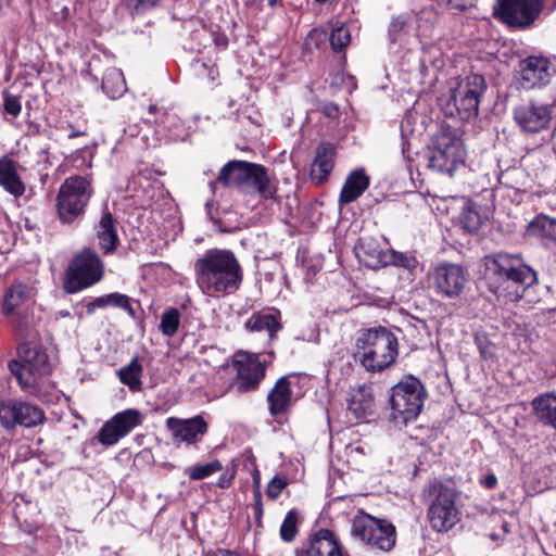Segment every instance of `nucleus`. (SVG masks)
I'll list each match as a JSON object with an SVG mask.
<instances>
[{
  "label": "nucleus",
  "mask_w": 556,
  "mask_h": 556,
  "mask_svg": "<svg viewBox=\"0 0 556 556\" xmlns=\"http://www.w3.org/2000/svg\"><path fill=\"white\" fill-rule=\"evenodd\" d=\"M194 273L199 288L212 298L235 293L243 278L236 255L224 249L207 250L195 261Z\"/></svg>",
  "instance_id": "1"
},
{
  "label": "nucleus",
  "mask_w": 556,
  "mask_h": 556,
  "mask_svg": "<svg viewBox=\"0 0 556 556\" xmlns=\"http://www.w3.org/2000/svg\"><path fill=\"white\" fill-rule=\"evenodd\" d=\"M488 288L496 295L516 301L536 281L535 271L517 254L498 252L482 258Z\"/></svg>",
  "instance_id": "2"
},
{
  "label": "nucleus",
  "mask_w": 556,
  "mask_h": 556,
  "mask_svg": "<svg viewBox=\"0 0 556 556\" xmlns=\"http://www.w3.org/2000/svg\"><path fill=\"white\" fill-rule=\"evenodd\" d=\"M460 492L452 481L433 479L424 489V496L429 503L428 519L438 532L451 530L459 521L456 501Z\"/></svg>",
  "instance_id": "3"
},
{
  "label": "nucleus",
  "mask_w": 556,
  "mask_h": 556,
  "mask_svg": "<svg viewBox=\"0 0 556 556\" xmlns=\"http://www.w3.org/2000/svg\"><path fill=\"white\" fill-rule=\"evenodd\" d=\"M426 391L421 382L408 376L392 388L390 418L396 426L414 420L424 407Z\"/></svg>",
  "instance_id": "4"
},
{
  "label": "nucleus",
  "mask_w": 556,
  "mask_h": 556,
  "mask_svg": "<svg viewBox=\"0 0 556 556\" xmlns=\"http://www.w3.org/2000/svg\"><path fill=\"white\" fill-rule=\"evenodd\" d=\"M92 195L90 182L81 176L67 177L56 197V212L62 223L71 224L79 219Z\"/></svg>",
  "instance_id": "5"
},
{
  "label": "nucleus",
  "mask_w": 556,
  "mask_h": 556,
  "mask_svg": "<svg viewBox=\"0 0 556 556\" xmlns=\"http://www.w3.org/2000/svg\"><path fill=\"white\" fill-rule=\"evenodd\" d=\"M466 152L459 138L447 130H441L431 140L428 152V167L452 176L465 162Z\"/></svg>",
  "instance_id": "6"
},
{
  "label": "nucleus",
  "mask_w": 556,
  "mask_h": 556,
  "mask_svg": "<svg viewBox=\"0 0 556 556\" xmlns=\"http://www.w3.org/2000/svg\"><path fill=\"white\" fill-rule=\"evenodd\" d=\"M55 357L47 350H22L18 359L9 363L11 372L16 377L21 388L27 393L36 392L37 376L52 372Z\"/></svg>",
  "instance_id": "7"
},
{
  "label": "nucleus",
  "mask_w": 556,
  "mask_h": 556,
  "mask_svg": "<svg viewBox=\"0 0 556 556\" xmlns=\"http://www.w3.org/2000/svg\"><path fill=\"white\" fill-rule=\"evenodd\" d=\"M103 263L94 251L85 249L71 261L64 276L63 289L73 294L102 279Z\"/></svg>",
  "instance_id": "8"
},
{
  "label": "nucleus",
  "mask_w": 556,
  "mask_h": 556,
  "mask_svg": "<svg viewBox=\"0 0 556 556\" xmlns=\"http://www.w3.org/2000/svg\"><path fill=\"white\" fill-rule=\"evenodd\" d=\"M351 533L372 548L390 551L395 545V527L386 519L368 514L356 515L352 520Z\"/></svg>",
  "instance_id": "9"
},
{
  "label": "nucleus",
  "mask_w": 556,
  "mask_h": 556,
  "mask_svg": "<svg viewBox=\"0 0 556 556\" xmlns=\"http://www.w3.org/2000/svg\"><path fill=\"white\" fill-rule=\"evenodd\" d=\"M45 420L43 409L35 403L21 399L0 400V425L7 431L17 427L34 428Z\"/></svg>",
  "instance_id": "10"
},
{
  "label": "nucleus",
  "mask_w": 556,
  "mask_h": 556,
  "mask_svg": "<svg viewBox=\"0 0 556 556\" xmlns=\"http://www.w3.org/2000/svg\"><path fill=\"white\" fill-rule=\"evenodd\" d=\"M545 0H495L493 16L510 27L526 28L541 14Z\"/></svg>",
  "instance_id": "11"
},
{
  "label": "nucleus",
  "mask_w": 556,
  "mask_h": 556,
  "mask_svg": "<svg viewBox=\"0 0 556 556\" xmlns=\"http://www.w3.org/2000/svg\"><path fill=\"white\" fill-rule=\"evenodd\" d=\"M429 280L437 294L456 299L465 289L468 273L459 264L441 262L429 271Z\"/></svg>",
  "instance_id": "12"
},
{
  "label": "nucleus",
  "mask_w": 556,
  "mask_h": 556,
  "mask_svg": "<svg viewBox=\"0 0 556 556\" xmlns=\"http://www.w3.org/2000/svg\"><path fill=\"white\" fill-rule=\"evenodd\" d=\"M486 90V83L482 75L470 74L462 78L452 89V101L462 114V118L478 115L480 99Z\"/></svg>",
  "instance_id": "13"
},
{
  "label": "nucleus",
  "mask_w": 556,
  "mask_h": 556,
  "mask_svg": "<svg viewBox=\"0 0 556 556\" xmlns=\"http://www.w3.org/2000/svg\"><path fill=\"white\" fill-rule=\"evenodd\" d=\"M233 365L237 369V380L233 388L238 392H248L256 389L265 376V366L254 354L248 351H238L233 355Z\"/></svg>",
  "instance_id": "14"
},
{
  "label": "nucleus",
  "mask_w": 556,
  "mask_h": 556,
  "mask_svg": "<svg viewBox=\"0 0 556 556\" xmlns=\"http://www.w3.org/2000/svg\"><path fill=\"white\" fill-rule=\"evenodd\" d=\"M142 421V414L134 408L116 414L111 420L104 424L98 434V440L103 445L110 446L128 434Z\"/></svg>",
  "instance_id": "15"
},
{
  "label": "nucleus",
  "mask_w": 556,
  "mask_h": 556,
  "mask_svg": "<svg viewBox=\"0 0 556 556\" xmlns=\"http://www.w3.org/2000/svg\"><path fill=\"white\" fill-rule=\"evenodd\" d=\"M514 118L526 132H539L549 126L552 105L531 102L515 109Z\"/></svg>",
  "instance_id": "16"
},
{
  "label": "nucleus",
  "mask_w": 556,
  "mask_h": 556,
  "mask_svg": "<svg viewBox=\"0 0 556 556\" xmlns=\"http://www.w3.org/2000/svg\"><path fill=\"white\" fill-rule=\"evenodd\" d=\"M166 426L176 442L188 445L200 442L208 429L207 422L201 416L189 419L169 417L166 420Z\"/></svg>",
  "instance_id": "17"
},
{
  "label": "nucleus",
  "mask_w": 556,
  "mask_h": 556,
  "mask_svg": "<svg viewBox=\"0 0 556 556\" xmlns=\"http://www.w3.org/2000/svg\"><path fill=\"white\" fill-rule=\"evenodd\" d=\"M374 409L375 395L371 386L363 383L352 387L348 399V414L358 421L371 416Z\"/></svg>",
  "instance_id": "18"
},
{
  "label": "nucleus",
  "mask_w": 556,
  "mask_h": 556,
  "mask_svg": "<svg viewBox=\"0 0 556 556\" xmlns=\"http://www.w3.org/2000/svg\"><path fill=\"white\" fill-rule=\"evenodd\" d=\"M243 193H257L262 199H274L277 192L276 182L268 176L266 168L256 163H251L248 178L244 181Z\"/></svg>",
  "instance_id": "19"
},
{
  "label": "nucleus",
  "mask_w": 556,
  "mask_h": 556,
  "mask_svg": "<svg viewBox=\"0 0 556 556\" xmlns=\"http://www.w3.org/2000/svg\"><path fill=\"white\" fill-rule=\"evenodd\" d=\"M296 556H343V554L334 533L328 529H320L307 546L298 552Z\"/></svg>",
  "instance_id": "20"
},
{
  "label": "nucleus",
  "mask_w": 556,
  "mask_h": 556,
  "mask_svg": "<svg viewBox=\"0 0 556 556\" xmlns=\"http://www.w3.org/2000/svg\"><path fill=\"white\" fill-rule=\"evenodd\" d=\"M336 148L330 142H321L317 149L311 167V176L317 185L324 184L334 166Z\"/></svg>",
  "instance_id": "21"
},
{
  "label": "nucleus",
  "mask_w": 556,
  "mask_h": 556,
  "mask_svg": "<svg viewBox=\"0 0 556 556\" xmlns=\"http://www.w3.org/2000/svg\"><path fill=\"white\" fill-rule=\"evenodd\" d=\"M549 77L547 61L530 56L521 64V86L525 89L547 83Z\"/></svg>",
  "instance_id": "22"
},
{
  "label": "nucleus",
  "mask_w": 556,
  "mask_h": 556,
  "mask_svg": "<svg viewBox=\"0 0 556 556\" xmlns=\"http://www.w3.org/2000/svg\"><path fill=\"white\" fill-rule=\"evenodd\" d=\"M397 344L394 333L383 326L358 330L356 348H394Z\"/></svg>",
  "instance_id": "23"
},
{
  "label": "nucleus",
  "mask_w": 556,
  "mask_h": 556,
  "mask_svg": "<svg viewBox=\"0 0 556 556\" xmlns=\"http://www.w3.org/2000/svg\"><path fill=\"white\" fill-rule=\"evenodd\" d=\"M251 163L247 161L232 160L225 164L217 177V181L224 187H232L241 191L244 188L245 178L249 175Z\"/></svg>",
  "instance_id": "24"
},
{
  "label": "nucleus",
  "mask_w": 556,
  "mask_h": 556,
  "mask_svg": "<svg viewBox=\"0 0 556 556\" xmlns=\"http://www.w3.org/2000/svg\"><path fill=\"white\" fill-rule=\"evenodd\" d=\"M370 178L364 169L352 170L341 189L339 203L349 204L357 200L369 187Z\"/></svg>",
  "instance_id": "25"
},
{
  "label": "nucleus",
  "mask_w": 556,
  "mask_h": 556,
  "mask_svg": "<svg viewBox=\"0 0 556 556\" xmlns=\"http://www.w3.org/2000/svg\"><path fill=\"white\" fill-rule=\"evenodd\" d=\"M397 350H358L355 357H358L362 365L369 371H380L394 363Z\"/></svg>",
  "instance_id": "26"
},
{
  "label": "nucleus",
  "mask_w": 556,
  "mask_h": 556,
  "mask_svg": "<svg viewBox=\"0 0 556 556\" xmlns=\"http://www.w3.org/2000/svg\"><path fill=\"white\" fill-rule=\"evenodd\" d=\"M292 391L287 377H281L269 391L267 400L271 415L285 413L291 403Z\"/></svg>",
  "instance_id": "27"
},
{
  "label": "nucleus",
  "mask_w": 556,
  "mask_h": 556,
  "mask_svg": "<svg viewBox=\"0 0 556 556\" xmlns=\"http://www.w3.org/2000/svg\"><path fill=\"white\" fill-rule=\"evenodd\" d=\"M0 186L16 198L25 192V185L17 175L15 164L8 157L0 159Z\"/></svg>",
  "instance_id": "28"
},
{
  "label": "nucleus",
  "mask_w": 556,
  "mask_h": 556,
  "mask_svg": "<svg viewBox=\"0 0 556 556\" xmlns=\"http://www.w3.org/2000/svg\"><path fill=\"white\" fill-rule=\"evenodd\" d=\"M33 298V290L28 286L22 282H15L7 290L4 294L2 313L5 316H9L13 314L18 306L31 301Z\"/></svg>",
  "instance_id": "29"
},
{
  "label": "nucleus",
  "mask_w": 556,
  "mask_h": 556,
  "mask_svg": "<svg viewBox=\"0 0 556 556\" xmlns=\"http://www.w3.org/2000/svg\"><path fill=\"white\" fill-rule=\"evenodd\" d=\"M280 313H254L245 323V327L251 331H267L269 339L275 338L281 329L279 323Z\"/></svg>",
  "instance_id": "30"
},
{
  "label": "nucleus",
  "mask_w": 556,
  "mask_h": 556,
  "mask_svg": "<svg viewBox=\"0 0 556 556\" xmlns=\"http://www.w3.org/2000/svg\"><path fill=\"white\" fill-rule=\"evenodd\" d=\"M97 236L99 239V244L105 253H109L115 249L118 237L111 213L106 212L101 217L98 225Z\"/></svg>",
  "instance_id": "31"
},
{
  "label": "nucleus",
  "mask_w": 556,
  "mask_h": 556,
  "mask_svg": "<svg viewBox=\"0 0 556 556\" xmlns=\"http://www.w3.org/2000/svg\"><path fill=\"white\" fill-rule=\"evenodd\" d=\"M357 255L365 266L370 268L383 267L389 264V252H383L372 242H362Z\"/></svg>",
  "instance_id": "32"
},
{
  "label": "nucleus",
  "mask_w": 556,
  "mask_h": 556,
  "mask_svg": "<svg viewBox=\"0 0 556 556\" xmlns=\"http://www.w3.org/2000/svg\"><path fill=\"white\" fill-rule=\"evenodd\" d=\"M536 417L556 429V394H543L532 402Z\"/></svg>",
  "instance_id": "33"
},
{
  "label": "nucleus",
  "mask_w": 556,
  "mask_h": 556,
  "mask_svg": "<svg viewBox=\"0 0 556 556\" xmlns=\"http://www.w3.org/2000/svg\"><path fill=\"white\" fill-rule=\"evenodd\" d=\"M109 305L121 307L127 311L130 316H135V311L130 304V299L126 294H121L117 292L105 294L92 300L87 305V313L91 314L96 308H101Z\"/></svg>",
  "instance_id": "34"
},
{
  "label": "nucleus",
  "mask_w": 556,
  "mask_h": 556,
  "mask_svg": "<svg viewBox=\"0 0 556 556\" xmlns=\"http://www.w3.org/2000/svg\"><path fill=\"white\" fill-rule=\"evenodd\" d=\"M102 89L111 99L122 97L127 89L123 72L115 67L106 70L102 78Z\"/></svg>",
  "instance_id": "35"
},
{
  "label": "nucleus",
  "mask_w": 556,
  "mask_h": 556,
  "mask_svg": "<svg viewBox=\"0 0 556 556\" xmlns=\"http://www.w3.org/2000/svg\"><path fill=\"white\" fill-rule=\"evenodd\" d=\"M141 374L142 364L139 357H134L128 365L117 371L121 382L127 386L132 392L141 390Z\"/></svg>",
  "instance_id": "36"
},
{
  "label": "nucleus",
  "mask_w": 556,
  "mask_h": 556,
  "mask_svg": "<svg viewBox=\"0 0 556 556\" xmlns=\"http://www.w3.org/2000/svg\"><path fill=\"white\" fill-rule=\"evenodd\" d=\"M531 236L556 240V219L547 216H538L528 225Z\"/></svg>",
  "instance_id": "37"
},
{
  "label": "nucleus",
  "mask_w": 556,
  "mask_h": 556,
  "mask_svg": "<svg viewBox=\"0 0 556 556\" xmlns=\"http://www.w3.org/2000/svg\"><path fill=\"white\" fill-rule=\"evenodd\" d=\"M222 469V463L216 459L206 464H197L192 467H188L186 468L185 473L191 480H202L217 471H220Z\"/></svg>",
  "instance_id": "38"
},
{
  "label": "nucleus",
  "mask_w": 556,
  "mask_h": 556,
  "mask_svg": "<svg viewBox=\"0 0 556 556\" xmlns=\"http://www.w3.org/2000/svg\"><path fill=\"white\" fill-rule=\"evenodd\" d=\"M179 311L170 308L161 316L160 329L165 336H173L179 326Z\"/></svg>",
  "instance_id": "39"
},
{
  "label": "nucleus",
  "mask_w": 556,
  "mask_h": 556,
  "mask_svg": "<svg viewBox=\"0 0 556 556\" xmlns=\"http://www.w3.org/2000/svg\"><path fill=\"white\" fill-rule=\"evenodd\" d=\"M296 523H298L296 514L293 510L289 511L286 515V517L281 523V527H280V535L283 541L291 542L294 540V538L298 533Z\"/></svg>",
  "instance_id": "40"
},
{
  "label": "nucleus",
  "mask_w": 556,
  "mask_h": 556,
  "mask_svg": "<svg viewBox=\"0 0 556 556\" xmlns=\"http://www.w3.org/2000/svg\"><path fill=\"white\" fill-rule=\"evenodd\" d=\"M351 40V35L348 28L340 26L331 30L329 41L333 51L340 52L344 49Z\"/></svg>",
  "instance_id": "41"
},
{
  "label": "nucleus",
  "mask_w": 556,
  "mask_h": 556,
  "mask_svg": "<svg viewBox=\"0 0 556 556\" xmlns=\"http://www.w3.org/2000/svg\"><path fill=\"white\" fill-rule=\"evenodd\" d=\"M460 224L468 232H477L481 225L480 215L472 210H464L460 214Z\"/></svg>",
  "instance_id": "42"
},
{
  "label": "nucleus",
  "mask_w": 556,
  "mask_h": 556,
  "mask_svg": "<svg viewBox=\"0 0 556 556\" xmlns=\"http://www.w3.org/2000/svg\"><path fill=\"white\" fill-rule=\"evenodd\" d=\"M3 108L8 114L16 117L21 113V110H22L20 97L9 94V93L4 94Z\"/></svg>",
  "instance_id": "43"
},
{
  "label": "nucleus",
  "mask_w": 556,
  "mask_h": 556,
  "mask_svg": "<svg viewBox=\"0 0 556 556\" xmlns=\"http://www.w3.org/2000/svg\"><path fill=\"white\" fill-rule=\"evenodd\" d=\"M159 0H128L127 7L131 14L140 15L156 5Z\"/></svg>",
  "instance_id": "44"
},
{
  "label": "nucleus",
  "mask_w": 556,
  "mask_h": 556,
  "mask_svg": "<svg viewBox=\"0 0 556 556\" xmlns=\"http://www.w3.org/2000/svg\"><path fill=\"white\" fill-rule=\"evenodd\" d=\"M286 486V479L274 477L267 484L266 494L270 500H276Z\"/></svg>",
  "instance_id": "45"
},
{
  "label": "nucleus",
  "mask_w": 556,
  "mask_h": 556,
  "mask_svg": "<svg viewBox=\"0 0 556 556\" xmlns=\"http://www.w3.org/2000/svg\"><path fill=\"white\" fill-rule=\"evenodd\" d=\"M389 263L395 266L408 268L410 266V260L402 253L389 252Z\"/></svg>",
  "instance_id": "46"
},
{
  "label": "nucleus",
  "mask_w": 556,
  "mask_h": 556,
  "mask_svg": "<svg viewBox=\"0 0 556 556\" xmlns=\"http://www.w3.org/2000/svg\"><path fill=\"white\" fill-rule=\"evenodd\" d=\"M451 10L466 11L476 4V0H446Z\"/></svg>",
  "instance_id": "47"
},
{
  "label": "nucleus",
  "mask_w": 556,
  "mask_h": 556,
  "mask_svg": "<svg viewBox=\"0 0 556 556\" xmlns=\"http://www.w3.org/2000/svg\"><path fill=\"white\" fill-rule=\"evenodd\" d=\"M404 25L405 22L400 17H395L392 20L389 26V36L392 42L396 41V34L403 29Z\"/></svg>",
  "instance_id": "48"
},
{
  "label": "nucleus",
  "mask_w": 556,
  "mask_h": 556,
  "mask_svg": "<svg viewBox=\"0 0 556 556\" xmlns=\"http://www.w3.org/2000/svg\"><path fill=\"white\" fill-rule=\"evenodd\" d=\"M235 478V470L232 469L231 472L223 473L217 481V485L222 489L228 488Z\"/></svg>",
  "instance_id": "49"
},
{
  "label": "nucleus",
  "mask_w": 556,
  "mask_h": 556,
  "mask_svg": "<svg viewBox=\"0 0 556 556\" xmlns=\"http://www.w3.org/2000/svg\"><path fill=\"white\" fill-rule=\"evenodd\" d=\"M497 483V478L494 473H489L481 480V484L486 489H493Z\"/></svg>",
  "instance_id": "50"
},
{
  "label": "nucleus",
  "mask_w": 556,
  "mask_h": 556,
  "mask_svg": "<svg viewBox=\"0 0 556 556\" xmlns=\"http://www.w3.org/2000/svg\"><path fill=\"white\" fill-rule=\"evenodd\" d=\"M244 1H245V4H248V5H260L263 0H244ZM267 1H268V5L274 8L277 5L279 0H267Z\"/></svg>",
  "instance_id": "51"
},
{
  "label": "nucleus",
  "mask_w": 556,
  "mask_h": 556,
  "mask_svg": "<svg viewBox=\"0 0 556 556\" xmlns=\"http://www.w3.org/2000/svg\"><path fill=\"white\" fill-rule=\"evenodd\" d=\"M254 483H255V497H256V503L257 505L260 506L261 505V492H260V480H258V475L257 472L254 475Z\"/></svg>",
  "instance_id": "52"
},
{
  "label": "nucleus",
  "mask_w": 556,
  "mask_h": 556,
  "mask_svg": "<svg viewBox=\"0 0 556 556\" xmlns=\"http://www.w3.org/2000/svg\"><path fill=\"white\" fill-rule=\"evenodd\" d=\"M68 127L71 128V131H70V134L67 135V138H68V139H73V138H76V137L85 136V135H86V132H85V131L74 129V127H73L72 125H68Z\"/></svg>",
  "instance_id": "53"
},
{
  "label": "nucleus",
  "mask_w": 556,
  "mask_h": 556,
  "mask_svg": "<svg viewBox=\"0 0 556 556\" xmlns=\"http://www.w3.org/2000/svg\"><path fill=\"white\" fill-rule=\"evenodd\" d=\"M325 112H326L327 116H329V117H336V116H337V114H338V109H337V106H334V105H330V106H327V108L325 109Z\"/></svg>",
  "instance_id": "54"
},
{
  "label": "nucleus",
  "mask_w": 556,
  "mask_h": 556,
  "mask_svg": "<svg viewBox=\"0 0 556 556\" xmlns=\"http://www.w3.org/2000/svg\"><path fill=\"white\" fill-rule=\"evenodd\" d=\"M148 111H149L150 114H155V113H157L160 111V108L157 105H155V104H151L149 106Z\"/></svg>",
  "instance_id": "55"
},
{
  "label": "nucleus",
  "mask_w": 556,
  "mask_h": 556,
  "mask_svg": "<svg viewBox=\"0 0 556 556\" xmlns=\"http://www.w3.org/2000/svg\"><path fill=\"white\" fill-rule=\"evenodd\" d=\"M489 352H490V350L481 349V350H480V355H481V357H482V358H484V359H488V358H489V356H490V355H489V354H490Z\"/></svg>",
  "instance_id": "56"
},
{
  "label": "nucleus",
  "mask_w": 556,
  "mask_h": 556,
  "mask_svg": "<svg viewBox=\"0 0 556 556\" xmlns=\"http://www.w3.org/2000/svg\"><path fill=\"white\" fill-rule=\"evenodd\" d=\"M217 70H214V68H210L208 70V76L211 78V80H214L215 79V74H217Z\"/></svg>",
  "instance_id": "57"
},
{
  "label": "nucleus",
  "mask_w": 556,
  "mask_h": 556,
  "mask_svg": "<svg viewBox=\"0 0 556 556\" xmlns=\"http://www.w3.org/2000/svg\"><path fill=\"white\" fill-rule=\"evenodd\" d=\"M210 188L212 189V191L214 192L215 191V188H216V182H210Z\"/></svg>",
  "instance_id": "58"
},
{
  "label": "nucleus",
  "mask_w": 556,
  "mask_h": 556,
  "mask_svg": "<svg viewBox=\"0 0 556 556\" xmlns=\"http://www.w3.org/2000/svg\"><path fill=\"white\" fill-rule=\"evenodd\" d=\"M199 66H200L203 71H205V70L207 68V66H206V64H205V63H201Z\"/></svg>",
  "instance_id": "59"
},
{
  "label": "nucleus",
  "mask_w": 556,
  "mask_h": 556,
  "mask_svg": "<svg viewBox=\"0 0 556 556\" xmlns=\"http://www.w3.org/2000/svg\"><path fill=\"white\" fill-rule=\"evenodd\" d=\"M212 204L210 202L206 203V207L210 210Z\"/></svg>",
  "instance_id": "60"
},
{
  "label": "nucleus",
  "mask_w": 556,
  "mask_h": 556,
  "mask_svg": "<svg viewBox=\"0 0 556 556\" xmlns=\"http://www.w3.org/2000/svg\"><path fill=\"white\" fill-rule=\"evenodd\" d=\"M224 556H232V555L230 553H228V552H225Z\"/></svg>",
  "instance_id": "61"
},
{
  "label": "nucleus",
  "mask_w": 556,
  "mask_h": 556,
  "mask_svg": "<svg viewBox=\"0 0 556 556\" xmlns=\"http://www.w3.org/2000/svg\"><path fill=\"white\" fill-rule=\"evenodd\" d=\"M62 315H64V316H68V313H67V312H66V313H65V312H62Z\"/></svg>",
  "instance_id": "62"
},
{
  "label": "nucleus",
  "mask_w": 556,
  "mask_h": 556,
  "mask_svg": "<svg viewBox=\"0 0 556 556\" xmlns=\"http://www.w3.org/2000/svg\"><path fill=\"white\" fill-rule=\"evenodd\" d=\"M62 315H64V316H68V313H67V312H66V313H65V312H62Z\"/></svg>",
  "instance_id": "63"
}]
</instances>
